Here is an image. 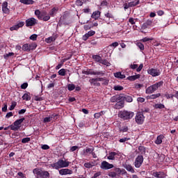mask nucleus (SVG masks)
<instances>
[{
	"mask_svg": "<svg viewBox=\"0 0 178 178\" xmlns=\"http://www.w3.org/2000/svg\"><path fill=\"white\" fill-rule=\"evenodd\" d=\"M129 67L130 69H132V70H134V69H137V67H138V65L136 64V62H134V64H131Z\"/></svg>",
	"mask_w": 178,
	"mask_h": 178,
	"instance_id": "nucleus-47",
	"label": "nucleus"
},
{
	"mask_svg": "<svg viewBox=\"0 0 178 178\" xmlns=\"http://www.w3.org/2000/svg\"><path fill=\"white\" fill-rule=\"evenodd\" d=\"M114 76L116 77V79H126V75L122 74L120 72L114 73Z\"/></svg>",
	"mask_w": 178,
	"mask_h": 178,
	"instance_id": "nucleus-26",
	"label": "nucleus"
},
{
	"mask_svg": "<svg viewBox=\"0 0 178 178\" xmlns=\"http://www.w3.org/2000/svg\"><path fill=\"white\" fill-rule=\"evenodd\" d=\"M124 106V102H118L115 105L114 108L115 109H122Z\"/></svg>",
	"mask_w": 178,
	"mask_h": 178,
	"instance_id": "nucleus-23",
	"label": "nucleus"
},
{
	"mask_svg": "<svg viewBox=\"0 0 178 178\" xmlns=\"http://www.w3.org/2000/svg\"><path fill=\"white\" fill-rule=\"evenodd\" d=\"M165 138L163 135H159L157 136L156 140H155V144L159 145V144H162V140Z\"/></svg>",
	"mask_w": 178,
	"mask_h": 178,
	"instance_id": "nucleus-25",
	"label": "nucleus"
},
{
	"mask_svg": "<svg viewBox=\"0 0 178 178\" xmlns=\"http://www.w3.org/2000/svg\"><path fill=\"white\" fill-rule=\"evenodd\" d=\"M143 162H144V157L141 155H138L135 159L134 165L135 168H141Z\"/></svg>",
	"mask_w": 178,
	"mask_h": 178,
	"instance_id": "nucleus-8",
	"label": "nucleus"
},
{
	"mask_svg": "<svg viewBox=\"0 0 178 178\" xmlns=\"http://www.w3.org/2000/svg\"><path fill=\"white\" fill-rule=\"evenodd\" d=\"M116 175H121L122 174V170H120V168H115V171H114Z\"/></svg>",
	"mask_w": 178,
	"mask_h": 178,
	"instance_id": "nucleus-59",
	"label": "nucleus"
},
{
	"mask_svg": "<svg viewBox=\"0 0 178 178\" xmlns=\"http://www.w3.org/2000/svg\"><path fill=\"white\" fill-rule=\"evenodd\" d=\"M124 168L126 169V170H127V172H130L131 173H136V170H134V168L130 164H125Z\"/></svg>",
	"mask_w": 178,
	"mask_h": 178,
	"instance_id": "nucleus-21",
	"label": "nucleus"
},
{
	"mask_svg": "<svg viewBox=\"0 0 178 178\" xmlns=\"http://www.w3.org/2000/svg\"><path fill=\"white\" fill-rule=\"evenodd\" d=\"M161 97V93H156L150 95V99H156V98H159Z\"/></svg>",
	"mask_w": 178,
	"mask_h": 178,
	"instance_id": "nucleus-41",
	"label": "nucleus"
},
{
	"mask_svg": "<svg viewBox=\"0 0 178 178\" xmlns=\"http://www.w3.org/2000/svg\"><path fill=\"white\" fill-rule=\"evenodd\" d=\"M17 105V103L16 102H12V104L9 108L10 111H13L15 108H16V106Z\"/></svg>",
	"mask_w": 178,
	"mask_h": 178,
	"instance_id": "nucleus-44",
	"label": "nucleus"
},
{
	"mask_svg": "<svg viewBox=\"0 0 178 178\" xmlns=\"http://www.w3.org/2000/svg\"><path fill=\"white\" fill-rule=\"evenodd\" d=\"M152 176H154V177H156V178H166L168 175H166V173L162 171H159V172H153Z\"/></svg>",
	"mask_w": 178,
	"mask_h": 178,
	"instance_id": "nucleus-15",
	"label": "nucleus"
},
{
	"mask_svg": "<svg viewBox=\"0 0 178 178\" xmlns=\"http://www.w3.org/2000/svg\"><path fill=\"white\" fill-rule=\"evenodd\" d=\"M83 3H84V0H76V6H83Z\"/></svg>",
	"mask_w": 178,
	"mask_h": 178,
	"instance_id": "nucleus-45",
	"label": "nucleus"
},
{
	"mask_svg": "<svg viewBox=\"0 0 178 178\" xmlns=\"http://www.w3.org/2000/svg\"><path fill=\"white\" fill-rule=\"evenodd\" d=\"M123 99L126 102H133V97L131 96L126 95L123 97Z\"/></svg>",
	"mask_w": 178,
	"mask_h": 178,
	"instance_id": "nucleus-36",
	"label": "nucleus"
},
{
	"mask_svg": "<svg viewBox=\"0 0 178 178\" xmlns=\"http://www.w3.org/2000/svg\"><path fill=\"white\" fill-rule=\"evenodd\" d=\"M67 88L69 91H73V90L76 88V86H74V84L69 83L67 85Z\"/></svg>",
	"mask_w": 178,
	"mask_h": 178,
	"instance_id": "nucleus-43",
	"label": "nucleus"
},
{
	"mask_svg": "<svg viewBox=\"0 0 178 178\" xmlns=\"http://www.w3.org/2000/svg\"><path fill=\"white\" fill-rule=\"evenodd\" d=\"M27 87H29V83H27V82H25L21 85L22 90H26Z\"/></svg>",
	"mask_w": 178,
	"mask_h": 178,
	"instance_id": "nucleus-53",
	"label": "nucleus"
},
{
	"mask_svg": "<svg viewBox=\"0 0 178 178\" xmlns=\"http://www.w3.org/2000/svg\"><path fill=\"white\" fill-rule=\"evenodd\" d=\"M100 16H101V13L99 12V10H96L92 13L91 17L92 19H95V20H98Z\"/></svg>",
	"mask_w": 178,
	"mask_h": 178,
	"instance_id": "nucleus-22",
	"label": "nucleus"
},
{
	"mask_svg": "<svg viewBox=\"0 0 178 178\" xmlns=\"http://www.w3.org/2000/svg\"><path fill=\"white\" fill-rule=\"evenodd\" d=\"M82 74H86V76H88V75H91V76H94V70H91V69H89V70H83L82 71Z\"/></svg>",
	"mask_w": 178,
	"mask_h": 178,
	"instance_id": "nucleus-28",
	"label": "nucleus"
},
{
	"mask_svg": "<svg viewBox=\"0 0 178 178\" xmlns=\"http://www.w3.org/2000/svg\"><path fill=\"white\" fill-rule=\"evenodd\" d=\"M141 41H142L143 42H147V41H152V38H149L145 37V38H143V39L141 40Z\"/></svg>",
	"mask_w": 178,
	"mask_h": 178,
	"instance_id": "nucleus-58",
	"label": "nucleus"
},
{
	"mask_svg": "<svg viewBox=\"0 0 178 178\" xmlns=\"http://www.w3.org/2000/svg\"><path fill=\"white\" fill-rule=\"evenodd\" d=\"M102 65H104V66H111V63H109L107 60H102L100 61Z\"/></svg>",
	"mask_w": 178,
	"mask_h": 178,
	"instance_id": "nucleus-39",
	"label": "nucleus"
},
{
	"mask_svg": "<svg viewBox=\"0 0 178 178\" xmlns=\"http://www.w3.org/2000/svg\"><path fill=\"white\" fill-rule=\"evenodd\" d=\"M145 120V117L142 112H138L135 116V122L137 124H143Z\"/></svg>",
	"mask_w": 178,
	"mask_h": 178,
	"instance_id": "nucleus-6",
	"label": "nucleus"
},
{
	"mask_svg": "<svg viewBox=\"0 0 178 178\" xmlns=\"http://www.w3.org/2000/svg\"><path fill=\"white\" fill-rule=\"evenodd\" d=\"M37 48V44H24L22 46V51H26V52H30V51H33Z\"/></svg>",
	"mask_w": 178,
	"mask_h": 178,
	"instance_id": "nucleus-11",
	"label": "nucleus"
},
{
	"mask_svg": "<svg viewBox=\"0 0 178 178\" xmlns=\"http://www.w3.org/2000/svg\"><path fill=\"white\" fill-rule=\"evenodd\" d=\"M35 101H44V97L35 96Z\"/></svg>",
	"mask_w": 178,
	"mask_h": 178,
	"instance_id": "nucleus-64",
	"label": "nucleus"
},
{
	"mask_svg": "<svg viewBox=\"0 0 178 178\" xmlns=\"http://www.w3.org/2000/svg\"><path fill=\"white\" fill-rule=\"evenodd\" d=\"M162 86H163V81H161L149 86L146 89V94H153L158 88H161Z\"/></svg>",
	"mask_w": 178,
	"mask_h": 178,
	"instance_id": "nucleus-4",
	"label": "nucleus"
},
{
	"mask_svg": "<svg viewBox=\"0 0 178 178\" xmlns=\"http://www.w3.org/2000/svg\"><path fill=\"white\" fill-rule=\"evenodd\" d=\"M93 76H105V71H93Z\"/></svg>",
	"mask_w": 178,
	"mask_h": 178,
	"instance_id": "nucleus-32",
	"label": "nucleus"
},
{
	"mask_svg": "<svg viewBox=\"0 0 178 178\" xmlns=\"http://www.w3.org/2000/svg\"><path fill=\"white\" fill-rule=\"evenodd\" d=\"M18 177L17 178H25L26 177L24 176V174H23V172H19L17 173Z\"/></svg>",
	"mask_w": 178,
	"mask_h": 178,
	"instance_id": "nucleus-62",
	"label": "nucleus"
},
{
	"mask_svg": "<svg viewBox=\"0 0 178 178\" xmlns=\"http://www.w3.org/2000/svg\"><path fill=\"white\" fill-rule=\"evenodd\" d=\"M108 176H109V177L115 178V177H116V176H118V175H116V173L115 172V171H111V172H110L108 173Z\"/></svg>",
	"mask_w": 178,
	"mask_h": 178,
	"instance_id": "nucleus-50",
	"label": "nucleus"
},
{
	"mask_svg": "<svg viewBox=\"0 0 178 178\" xmlns=\"http://www.w3.org/2000/svg\"><path fill=\"white\" fill-rule=\"evenodd\" d=\"M47 15V13H44V15H43V18H42V20L44 22H48V20H49V19H51L50 15Z\"/></svg>",
	"mask_w": 178,
	"mask_h": 178,
	"instance_id": "nucleus-42",
	"label": "nucleus"
},
{
	"mask_svg": "<svg viewBox=\"0 0 178 178\" xmlns=\"http://www.w3.org/2000/svg\"><path fill=\"white\" fill-rule=\"evenodd\" d=\"M19 2L24 3V5H33L34 3V1L33 0H20Z\"/></svg>",
	"mask_w": 178,
	"mask_h": 178,
	"instance_id": "nucleus-30",
	"label": "nucleus"
},
{
	"mask_svg": "<svg viewBox=\"0 0 178 178\" xmlns=\"http://www.w3.org/2000/svg\"><path fill=\"white\" fill-rule=\"evenodd\" d=\"M113 90H115V91H122V90H123V86H115Z\"/></svg>",
	"mask_w": 178,
	"mask_h": 178,
	"instance_id": "nucleus-46",
	"label": "nucleus"
},
{
	"mask_svg": "<svg viewBox=\"0 0 178 178\" xmlns=\"http://www.w3.org/2000/svg\"><path fill=\"white\" fill-rule=\"evenodd\" d=\"M31 138H24L22 140V143L23 144H26V143H30L31 141Z\"/></svg>",
	"mask_w": 178,
	"mask_h": 178,
	"instance_id": "nucleus-48",
	"label": "nucleus"
},
{
	"mask_svg": "<svg viewBox=\"0 0 178 178\" xmlns=\"http://www.w3.org/2000/svg\"><path fill=\"white\" fill-rule=\"evenodd\" d=\"M105 78H92L90 79V84H93L94 86H97L99 87L101 86V83H96V81H104Z\"/></svg>",
	"mask_w": 178,
	"mask_h": 178,
	"instance_id": "nucleus-16",
	"label": "nucleus"
},
{
	"mask_svg": "<svg viewBox=\"0 0 178 178\" xmlns=\"http://www.w3.org/2000/svg\"><path fill=\"white\" fill-rule=\"evenodd\" d=\"M13 55H15V53L13 52H10L8 54H4V59H8V58H9V56H13Z\"/></svg>",
	"mask_w": 178,
	"mask_h": 178,
	"instance_id": "nucleus-51",
	"label": "nucleus"
},
{
	"mask_svg": "<svg viewBox=\"0 0 178 178\" xmlns=\"http://www.w3.org/2000/svg\"><path fill=\"white\" fill-rule=\"evenodd\" d=\"M94 149V147H86V149H83V154H92Z\"/></svg>",
	"mask_w": 178,
	"mask_h": 178,
	"instance_id": "nucleus-33",
	"label": "nucleus"
},
{
	"mask_svg": "<svg viewBox=\"0 0 178 178\" xmlns=\"http://www.w3.org/2000/svg\"><path fill=\"white\" fill-rule=\"evenodd\" d=\"M84 166L85 168H88V169H90V168H92V166H94V164L91 163H85Z\"/></svg>",
	"mask_w": 178,
	"mask_h": 178,
	"instance_id": "nucleus-52",
	"label": "nucleus"
},
{
	"mask_svg": "<svg viewBox=\"0 0 178 178\" xmlns=\"http://www.w3.org/2000/svg\"><path fill=\"white\" fill-rule=\"evenodd\" d=\"M22 99L24 101H30V99H31V96L30 95V92L24 93L22 96Z\"/></svg>",
	"mask_w": 178,
	"mask_h": 178,
	"instance_id": "nucleus-29",
	"label": "nucleus"
},
{
	"mask_svg": "<svg viewBox=\"0 0 178 178\" xmlns=\"http://www.w3.org/2000/svg\"><path fill=\"white\" fill-rule=\"evenodd\" d=\"M116 155H118L117 152H111L108 153V156H107V159L109 161H115L116 159Z\"/></svg>",
	"mask_w": 178,
	"mask_h": 178,
	"instance_id": "nucleus-18",
	"label": "nucleus"
},
{
	"mask_svg": "<svg viewBox=\"0 0 178 178\" xmlns=\"http://www.w3.org/2000/svg\"><path fill=\"white\" fill-rule=\"evenodd\" d=\"M110 47H113V48H116L117 47H119V42H114L110 44Z\"/></svg>",
	"mask_w": 178,
	"mask_h": 178,
	"instance_id": "nucleus-57",
	"label": "nucleus"
},
{
	"mask_svg": "<svg viewBox=\"0 0 178 178\" xmlns=\"http://www.w3.org/2000/svg\"><path fill=\"white\" fill-rule=\"evenodd\" d=\"M139 1H134L133 0H130L129 1H127L124 3L123 8L124 10H127L129 8H134V6H137L138 5Z\"/></svg>",
	"mask_w": 178,
	"mask_h": 178,
	"instance_id": "nucleus-7",
	"label": "nucleus"
},
{
	"mask_svg": "<svg viewBox=\"0 0 178 178\" xmlns=\"http://www.w3.org/2000/svg\"><path fill=\"white\" fill-rule=\"evenodd\" d=\"M92 59H94V60H95V62H98L99 63H100L101 60H102V57H101L99 55H93Z\"/></svg>",
	"mask_w": 178,
	"mask_h": 178,
	"instance_id": "nucleus-34",
	"label": "nucleus"
},
{
	"mask_svg": "<svg viewBox=\"0 0 178 178\" xmlns=\"http://www.w3.org/2000/svg\"><path fill=\"white\" fill-rule=\"evenodd\" d=\"M76 149H79V146H72L70 147V152H74Z\"/></svg>",
	"mask_w": 178,
	"mask_h": 178,
	"instance_id": "nucleus-56",
	"label": "nucleus"
},
{
	"mask_svg": "<svg viewBox=\"0 0 178 178\" xmlns=\"http://www.w3.org/2000/svg\"><path fill=\"white\" fill-rule=\"evenodd\" d=\"M122 98H123V97L122 96H113L110 101L111 102H118V101H120V99H122Z\"/></svg>",
	"mask_w": 178,
	"mask_h": 178,
	"instance_id": "nucleus-27",
	"label": "nucleus"
},
{
	"mask_svg": "<svg viewBox=\"0 0 178 178\" xmlns=\"http://www.w3.org/2000/svg\"><path fill=\"white\" fill-rule=\"evenodd\" d=\"M2 10L3 13H9L10 10L8 8V1H4L2 3Z\"/></svg>",
	"mask_w": 178,
	"mask_h": 178,
	"instance_id": "nucleus-19",
	"label": "nucleus"
},
{
	"mask_svg": "<svg viewBox=\"0 0 178 178\" xmlns=\"http://www.w3.org/2000/svg\"><path fill=\"white\" fill-rule=\"evenodd\" d=\"M136 45L140 51H144L145 48H144V44L143 43L138 42L136 43Z\"/></svg>",
	"mask_w": 178,
	"mask_h": 178,
	"instance_id": "nucleus-40",
	"label": "nucleus"
},
{
	"mask_svg": "<svg viewBox=\"0 0 178 178\" xmlns=\"http://www.w3.org/2000/svg\"><path fill=\"white\" fill-rule=\"evenodd\" d=\"M87 34L88 35L89 37H92V35H94V34H95V31H90L87 33Z\"/></svg>",
	"mask_w": 178,
	"mask_h": 178,
	"instance_id": "nucleus-63",
	"label": "nucleus"
},
{
	"mask_svg": "<svg viewBox=\"0 0 178 178\" xmlns=\"http://www.w3.org/2000/svg\"><path fill=\"white\" fill-rule=\"evenodd\" d=\"M59 76H66V69L62 68L58 71Z\"/></svg>",
	"mask_w": 178,
	"mask_h": 178,
	"instance_id": "nucleus-38",
	"label": "nucleus"
},
{
	"mask_svg": "<svg viewBox=\"0 0 178 178\" xmlns=\"http://www.w3.org/2000/svg\"><path fill=\"white\" fill-rule=\"evenodd\" d=\"M25 118H22L21 119L17 120L13 122L14 125H10L11 130H13V131H17L20 127H22V123L24 122Z\"/></svg>",
	"mask_w": 178,
	"mask_h": 178,
	"instance_id": "nucleus-5",
	"label": "nucleus"
},
{
	"mask_svg": "<svg viewBox=\"0 0 178 178\" xmlns=\"http://www.w3.org/2000/svg\"><path fill=\"white\" fill-rule=\"evenodd\" d=\"M158 16H163L165 15V12L162 10H159L157 11Z\"/></svg>",
	"mask_w": 178,
	"mask_h": 178,
	"instance_id": "nucleus-60",
	"label": "nucleus"
},
{
	"mask_svg": "<svg viewBox=\"0 0 178 178\" xmlns=\"http://www.w3.org/2000/svg\"><path fill=\"white\" fill-rule=\"evenodd\" d=\"M24 26V22H20L16 25H14L10 28V31H13L15 30H19L20 27H23Z\"/></svg>",
	"mask_w": 178,
	"mask_h": 178,
	"instance_id": "nucleus-17",
	"label": "nucleus"
},
{
	"mask_svg": "<svg viewBox=\"0 0 178 178\" xmlns=\"http://www.w3.org/2000/svg\"><path fill=\"white\" fill-rule=\"evenodd\" d=\"M37 34H33L30 36V40H32V41H36L37 40Z\"/></svg>",
	"mask_w": 178,
	"mask_h": 178,
	"instance_id": "nucleus-54",
	"label": "nucleus"
},
{
	"mask_svg": "<svg viewBox=\"0 0 178 178\" xmlns=\"http://www.w3.org/2000/svg\"><path fill=\"white\" fill-rule=\"evenodd\" d=\"M155 109H165V105L163 104H156L154 105Z\"/></svg>",
	"mask_w": 178,
	"mask_h": 178,
	"instance_id": "nucleus-35",
	"label": "nucleus"
},
{
	"mask_svg": "<svg viewBox=\"0 0 178 178\" xmlns=\"http://www.w3.org/2000/svg\"><path fill=\"white\" fill-rule=\"evenodd\" d=\"M58 10H59L58 8L54 7L49 13V16H51V17H55V15L58 13Z\"/></svg>",
	"mask_w": 178,
	"mask_h": 178,
	"instance_id": "nucleus-24",
	"label": "nucleus"
},
{
	"mask_svg": "<svg viewBox=\"0 0 178 178\" xmlns=\"http://www.w3.org/2000/svg\"><path fill=\"white\" fill-rule=\"evenodd\" d=\"M60 176H66L67 175H73V170L67 168H63L58 171Z\"/></svg>",
	"mask_w": 178,
	"mask_h": 178,
	"instance_id": "nucleus-14",
	"label": "nucleus"
},
{
	"mask_svg": "<svg viewBox=\"0 0 178 178\" xmlns=\"http://www.w3.org/2000/svg\"><path fill=\"white\" fill-rule=\"evenodd\" d=\"M140 77V74L133 75L127 77V80L129 81H134V80H137Z\"/></svg>",
	"mask_w": 178,
	"mask_h": 178,
	"instance_id": "nucleus-31",
	"label": "nucleus"
},
{
	"mask_svg": "<svg viewBox=\"0 0 178 178\" xmlns=\"http://www.w3.org/2000/svg\"><path fill=\"white\" fill-rule=\"evenodd\" d=\"M130 140V138H122L119 140L120 143H126V141H129Z\"/></svg>",
	"mask_w": 178,
	"mask_h": 178,
	"instance_id": "nucleus-55",
	"label": "nucleus"
},
{
	"mask_svg": "<svg viewBox=\"0 0 178 178\" xmlns=\"http://www.w3.org/2000/svg\"><path fill=\"white\" fill-rule=\"evenodd\" d=\"M105 17H107V19H114L115 17L113 16V14L111 13V12L108 11L106 13L104 14Z\"/></svg>",
	"mask_w": 178,
	"mask_h": 178,
	"instance_id": "nucleus-37",
	"label": "nucleus"
},
{
	"mask_svg": "<svg viewBox=\"0 0 178 178\" xmlns=\"http://www.w3.org/2000/svg\"><path fill=\"white\" fill-rule=\"evenodd\" d=\"M58 119V114L53 113L49 115V116L45 117L43 119L44 123H49L50 122H55V120Z\"/></svg>",
	"mask_w": 178,
	"mask_h": 178,
	"instance_id": "nucleus-9",
	"label": "nucleus"
},
{
	"mask_svg": "<svg viewBox=\"0 0 178 178\" xmlns=\"http://www.w3.org/2000/svg\"><path fill=\"white\" fill-rule=\"evenodd\" d=\"M60 19L65 23V22H66V19H69V15H67V14H64Z\"/></svg>",
	"mask_w": 178,
	"mask_h": 178,
	"instance_id": "nucleus-49",
	"label": "nucleus"
},
{
	"mask_svg": "<svg viewBox=\"0 0 178 178\" xmlns=\"http://www.w3.org/2000/svg\"><path fill=\"white\" fill-rule=\"evenodd\" d=\"M33 173L36 178H48L49 177V172L48 171H43L41 168H35L33 170Z\"/></svg>",
	"mask_w": 178,
	"mask_h": 178,
	"instance_id": "nucleus-3",
	"label": "nucleus"
},
{
	"mask_svg": "<svg viewBox=\"0 0 178 178\" xmlns=\"http://www.w3.org/2000/svg\"><path fill=\"white\" fill-rule=\"evenodd\" d=\"M58 38L57 35H53L52 36H50L47 38H46L45 41L47 42V44H51V42H54Z\"/></svg>",
	"mask_w": 178,
	"mask_h": 178,
	"instance_id": "nucleus-20",
	"label": "nucleus"
},
{
	"mask_svg": "<svg viewBox=\"0 0 178 178\" xmlns=\"http://www.w3.org/2000/svg\"><path fill=\"white\" fill-rule=\"evenodd\" d=\"M148 74L152 76V77H156L158 76H161V71L157 69L151 68L147 70Z\"/></svg>",
	"mask_w": 178,
	"mask_h": 178,
	"instance_id": "nucleus-13",
	"label": "nucleus"
},
{
	"mask_svg": "<svg viewBox=\"0 0 178 178\" xmlns=\"http://www.w3.org/2000/svg\"><path fill=\"white\" fill-rule=\"evenodd\" d=\"M26 27H33V26H35L37 24V19L34 17H31L27 19L25 21Z\"/></svg>",
	"mask_w": 178,
	"mask_h": 178,
	"instance_id": "nucleus-12",
	"label": "nucleus"
},
{
	"mask_svg": "<svg viewBox=\"0 0 178 178\" xmlns=\"http://www.w3.org/2000/svg\"><path fill=\"white\" fill-rule=\"evenodd\" d=\"M99 176H101V172L95 173L94 176L91 178H99Z\"/></svg>",
	"mask_w": 178,
	"mask_h": 178,
	"instance_id": "nucleus-61",
	"label": "nucleus"
},
{
	"mask_svg": "<svg viewBox=\"0 0 178 178\" xmlns=\"http://www.w3.org/2000/svg\"><path fill=\"white\" fill-rule=\"evenodd\" d=\"M100 168H101L103 170H109V169H113L114 165H113V164L109 163H108V161H103L101 163Z\"/></svg>",
	"mask_w": 178,
	"mask_h": 178,
	"instance_id": "nucleus-10",
	"label": "nucleus"
},
{
	"mask_svg": "<svg viewBox=\"0 0 178 178\" xmlns=\"http://www.w3.org/2000/svg\"><path fill=\"white\" fill-rule=\"evenodd\" d=\"M70 161H67L63 159H59L57 162L51 164V167L56 170H59V169H63V168L69 167L70 165Z\"/></svg>",
	"mask_w": 178,
	"mask_h": 178,
	"instance_id": "nucleus-1",
	"label": "nucleus"
},
{
	"mask_svg": "<svg viewBox=\"0 0 178 178\" xmlns=\"http://www.w3.org/2000/svg\"><path fill=\"white\" fill-rule=\"evenodd\" d=\"M118 116L122 120H130V119L134 118V112L126 110L121 111L119 112Z\"/></svg>",
	"mask_w": 178,
	"mask_h": 178,
	"instance_id": "nucleus-2",
	"label": "nucleus"
}]
</instances>
